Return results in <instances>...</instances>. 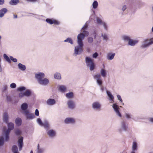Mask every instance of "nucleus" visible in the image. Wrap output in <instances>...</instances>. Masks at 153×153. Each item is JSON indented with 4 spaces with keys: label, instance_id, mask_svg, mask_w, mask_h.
Listing matches in <instances>:
<instances>
[{
    "label": "nucleus",
    "instance_id": "f257e3e1",
    "mask_svg": "<svg viewBox=\"0 0 153 153\" xmlns=\"http://www.w3.org/2000/svg\"><path fill=\"white\" fill-rule=\"evenodd\" d=\"M77 39L78 45L75 47L74 54L75 56L80 54L83 51V44L82 40L84 39V36L82 34H79Z\"/></svg>",
    "mask_w": 153,
    "mask_h": 153
},
{
    "label": "nucleus",
    "instance_id": "f03ea898",
    "mask_svg": "<svg viewBox=\"0 0 153 153\" xmlns=\"http://www.w3.org/2000/svg\"><path fill=\"white\" fill-rule=\"evenodd\" d=\"M8 129L5 130L4 129L3 132V135L5 136V140L8 141L9 139V134L11 130L13 129L14 128V124L11 123H9L7 124Z\"/></svg>",
    "mask_w": 153,
    "mask_h": 153
},
{
    "label": "nucleus",
    "instance_id": "7ed1b4c3",
    "mask_svg": "<svg viewBox=\"0 0 153 153\" xmlns=\"http://www.w3.org/2000/svg\"><path fill=\"white\" fill-rule=\"evenodd\" d=\"M85 62L86 65L89 67L90 70L92 71L95 68V65L93 60L88 57H86L85 58Z\"/></svg>",
    "mask_w": 153,
    "mask_h": 153
},
{
    "label": "nucleus",
    "instance_id": "20e7f679",
    "mask_svg": "<svg viewBox=\"0 0 153 153\" xmlns=\"http://www.w3.org/2000/svg\"><path fill=\"white\" fill-rule=\"evenodd\" d=\"M153 43V38L149 39H145L142 42V45L141 47L142 48H145L148 47L150 45Z\"/></svg>",
    "mask_w": 153,
    "mask_h": 153
},
{
    "label": "nucleus",
    "instance_id": "39448f33",
    "mask_svg": "<svg viewBox=\"0 0 153 153\" xmlns=\"http://www.w3.org/2000/svg\"><path fill=\"white\" fill-rule=\"evenodd\" d=\"M94 79L96 80L97 83L100 86L102 84L101 75L100 74H95L93 76Z\"/></svg>",
    "mask_w": 153,
    "mask_h": 153
},
{
    "label": "nucleus",
    "instance_id": "423d86ee",
    "mask_svg": "<svg viewBox=\"0 0 153 153\" xmlns=\"http://www.w3.org/2000/svg\"><path fill=\"white\" fill-rule=\"evenodd\" d=\"M68 108L71 109H73L75 107V104L74 102L71 100H68L67 102Z\"/></svg>",
    "mask_w": 153,
    "mask_h": 153
},
{
    "label": "nucleus",
    "instance_id": "0eeeda50",
    "mask_svg": "<svg viewBox=\"0 0 153 153\" xmlns=\"http://www.w3.org/2000/svg\"><path fill=\"white\" fill-rule=\"evenodd\" d=\"M24 113L27 119H32L35 117V116L34 114L33 113H30L28 111H24Z\"/></svg>",
    "mask_w": 153,
    "mask_h": 153
},
{
    "label": "nucleus",
    "instance_id": "6e6552de",
    "mask_svg": "<svg viewBox=\"0 0 153 153\" xmlns=\"http://www.w3.org/2000/svg\"><path fill=\"white\" fill-rule=\"evenodd\" d=\"M35 77L38 82L45 77V74L43 73H39L35 74Z\"/></svg>",
    "mask_w": 153,
    "mask_h": 153
},
{
    "label": "nucleus",
    "instance_id": "1a4fd4ad",
    "mask_svg": "<svg viewBox=\"0 0 153 153\" xmlns=\"http://www.w3.org/2000/svg\"><path fill=\"white\" fill-rule=\"evenodd\" d=\"M113 107L117 115L118 116L121 117V115L119 111V108L118 107V106L115 104H114L113 105Z\"/></svg>",
    "mask_w": 153,
    "mask_h": 153
},
{
    "label": "nucleus",
    "instance_id": "9d476101",
    "mask_svg": "<svg viewBox=\"0 0 153 153\" xmlns=\"http://www.w3.org/2000/svg\"><path fill=\"white\" fill-rule=\"evenodd\" d=\"M49 137L50 138H53L56 135V131L53 129L49 130L47 133Z\"/></svg>",
    "mask_w": 153,
    "mask_h": 153
},
{
    "label": "nucleus",
    "instance_id": "9b49d317",
    "mask_svg": "<svg viewBox=\"0 0 153 153\" xmlns=\"http://www.w3.org/2000/svg\"><path fill=\"white\" fill-rule=\"evenodd\" d=\"M64 122L66 124H74L75 123V120L73 118H67L65 119Z\"/></svg>",
    "mask_w": 153,
    "mask_h": 153
},
{
    "label": "nucleus",
    "instance_id": "f8f14e48",
    "mask_svg": "<svg viewBox=\"0 0 153 153\" xmlns=\"http://www.w3.org/2000/svg\"><path fill=\"white\" fill-rule=\"evenodd\" d=\"M97 21L98 24L102 25L104 29L107 30V26L105 22H102L101 19L98 17L97 18Z\"/></svg>",
    "mask_w": 153,
    "mask_h": 153
},
{
    "label": "nucleus",
    "instance_id": "ddd939ff",
    "mask_svg": "<svg viewBox=\"0 0 153 153\" xmlns=\"http://www.w3.org/2000/svg\"><path fill=\"white\" fill-rule=\"evenodd\" d=\"M49 82L48 79L44 78V79H42L41 80L39 81L38 83L41 85H45L48 84Z\"/></svg>",
    "mask_w": 153,
    "mask_h": 153
},
{
    "label": "nucleus",
    "instance_id": "4468645a",
    "mask_svg": "<svg viewBox=\"0 0 153 153\" xmlns=\"http://www.w3.org/2000/svg\"><path fill=\"white\" fill-rule=\"evenodd\" d=\"M23 137H21L18 140V146L19 147V150H22L23 145Z\"/></svg>",
    "mask_w": 153,
    "mask_h": 153
},
{
    "label": "nucleus",
    "instance_id": "2eb2a0df",
    "mask_svg": "<svg viewBox=\"0 0 153 153\" xmlns=\"http://www.w3.org/2000/svg\"><path fill=\"white\" fill-rule=\"evenodd\" d=\"M9 116L8 114L6 112H4L3 115V120L4 122L7 123L8 121Z\"/></svg>",
    "mask_w": 153,
    "mask_h": 153
},
{
    "label": "nucleus",
    "instance_id": "dca6fc26",
    "mask_svg": "<svg viewBox=\"0 0 153 153\" xmlns=\"http://www.w3.org/2000/svg\"><path fill=\"white\" fill-rule=\"evenodd\" d=\"M100 104L98 102H95L92 104V108L97 110L100 109L101 108Z\"/></svg>",
    "mask_w": 153,
    "mask_h": 153
},
{
    "label": "nucleus",
    "instance_id": "f3484780",
    "mask_svg": "<svg viewBox=\"0 0 153 153\" xmlns=\"http://www.w3.org/2000/svg\"><path fill=\"white\" fill-rule=\"evenodd\" d=\"M115 55V53H108L107 55V59L109 60H112L114 59Z\"/></svg>",
    "mask_w": 153,
    "mask_h": 153
},
{
    "label": "nucleus",
    "instance_id": "a211bd4d",
    "mask_svg": "<svg viewBox=\"0 0 153 153\" xmlns=\"http://www.w3.org/2000/svg\"><path fill=\"white\" fill-rule=\"evenodd\" d=\"M55 103L56 101L54 99H49L47 101V105H53L55 104Z\"/></svg>",
    "mask_w": 153,
    "mask_h": 153
},
{
    "label": "nucleus",
    "instance_id": "6ab92c4d",
    "mask_svg": "<svg viewBox=\"0 0 153 153\" xmlns=\"http://www.w3.org/2000/svg\"><path fill=\"white\" fill-rule=\"evenodd\" d=\"M7 11V10L6 8H4L0 10V17H2L4 14Z\"/></svg>",
    "mask_w": 153,
    "mask_h": 153
},
{
    "label": "nucleus",
    "instance_id": "aec40b11",
    "mask_svg": "<svg viewBox=\"0 0 153 153\" xmlns=\"http://www.w3.org/2000/svg\"><path fill=\"white\" fill-rule=\"evenodd\" d=\"M46 21L48 23L50 24H52L53 23L56 25L59 24V23L56 20H52L50 19H47L46 20Z\"/></svg>",
    "mask_w": 153,
    "mask_h": 153
},
{
    "label": "nucleus",
    "instance_id": "412c9836",
    "mask_svg": "<svg viewBox=\"0 0 153 153\" xmlns=\"http://www.w3.org/2000/svg\"><path fill=\"white\" fill-rule=\"evenodd\" d=\"M106 93L108 97L109 98V100L111 101V102L112 103L114 102V97L111 94L109 91H107Z\"/></svg>",
    "mask_w": 153,
    "mask_h": 153
},
{
    "label": "nucleus",
    "instance_id": "4be33fe9",
    "mask_svg": "<svg viewBox=\"0 0 153 153\" xmlns=\"http://www.w3.org/2000/svg\"><path fill=\"white\" fill-rule=\"evenodd\" d=\"M45 149L43 148L40 147L39 144H38L37 147V153H43Z\"/></svg>",
    "mask_w": 153,
    "mask_h": 153
},
{
    "label": "nucleus",
    "instance_id": "5701e85b",
    "mask_svg": "<svg viewBox=\"0 0 153 153\" xmlns=\"http://www.w3.org/2000/svg\"><path fill=\"white\" fill-rule=\"evenodd\" d=\"M59 90L62 92H64L66 90V87L63 85H60L59 86Z\"/></svg>",
    "mask_w": 153,
    "mask_h": 153
},
{
    "label": "nucleus",
    "instance_id": "b1692460",
    "mask_svg": "<svg viewBox=\"0 0 153 153\" xmlns=\"http://www.w3.org/2000/svg\"><path fill=\"white\" fill-rule=\"evenodd\" d=\"M16 124L18 126H20L22 123V120L21 118L19 117L16 118L15 120Z\"/></svg>",
    "mask_w": 153,
    "mask_h": 153
},
{
    "label": "nucleus",
    "instance_id": "393cba45",
    "mask_svg": "<svg viewBox=\"0 0 153 153\" xmlns=\"http://www.w3.org/2000/svg\"><path fill=\"white\" fill-rule=\"evenodd\" d=\"M138 41L137 40H133L130 39L128 41V44L129 45L133 46Z\"/></svg>",
    "mask_w": 153,
    "mask_h": 153
},
{
    "label": "nucleus",
    "instance_id": "a878e982",
    "mask_svg": "<svg viewBox=\"0 0 153 153\" xmlns=\"http://www.w3.org/2000/svg\"><path fill=\"white\" fill-rule=\"evenodd\" d=\"M28 105L26 103H24L22 104L21 106V109L25 111H27L26 110L27 108Z\"/></svg>",
    "mask_w": 153,
    "mask_h": 153
},
{
    "label": "nucleus",
    "instance_id": "bb28decb",
    "mask_svg": "<svg viewBox=\"0 0 153 153\" xmlns=\"http://www.w3.org/2000/svg\"><path fill=\"white\" fill-rule=\"evenodd\" d=\"M121 125L122 128L124 130L126 131L127 128V127L126 125L125 122L124 120L122 121L121 122Z\"/></svg>",
    "mask_w": 153,
    "mask_h": 153
},
{
    "label": "nucleus",
    "instance_id": "cd10ccee",
    "mask_svg": "<svg viewBox=\"0 0 153 153\" xmlns=\"http://www.w3.org/2000/svg\"><path fill=\"white\" fill-rule=\"evenodd\" d=\"M100 74L103 77H105L106 76V70L103 69L102 68L100 70Z\"/></svg>",
    "mask_w": 153,
    "mask_h": 153
},
{
    "label": "nucleus",
    "instance_id": "c85d7f7f",
    "mask_svg": "<svg viewBox=\"0 0 153 153\" xmlns=\"http://www.w3.org/2000/svg\"><path fill=\"white\" fill-rule=\"evenodd\" d=\"M137 144L136 142L134 141L132 143V150L133 151H136L137 150Z\"/></svg>",
    "mask_w": 153,
    "mask_h": 153
},
{
    "label": "nucleus",
    "instance_id": "c756f323",
    "mask_svg": "<svg viewBox=\"0 0 153 153\" xmlns=\"http://www.w3.org/2000/svg\"><path fill=\"white\" fill-rule=\"evenodd\" d=\"M12 150L13 153H19L18 152L17 147L16 145L12 146Z\"/></svg>",
    "mask_w": 153,
    "mask_h": 153
},
{
    "label": "nucleus",
    "instance_id": "7c9ffc66",
    "mask_svg": "<svg viewBox=\"0 0 153 153\" xmlns=\"http://www.w3.org/2000/svg\"><path fill=\"white\" fill-rule=\"evenodd\" d=\"M18 66L19 68L22 71H25L26 69V67L25 66L21 63L19 64Z\"/></svg>",
    "mask_w": 153,
    "mask_h": 153
},
{
    "label": "nucleus",
    "instance_id": "2f4dec72",
    "mask_svg": "<svg viewBox=\"0 0 153 153\" xmlns=\"http://www.w3.org/2000/svg\"><path fill=\"white\" fill-rule=\"evenodd\" d=\"M66 96L68 98H73L74 97L73 93L72 92L67 93L66 95Z\"/></svg>",
    "mask_w": 153,
    "mask_h": 153
},
{
    "label": "nucleus",
    "instance_id": "473e14b6",
    "mask_svg": "<svg viewBox=\"0 0 153 153\" xmlns=\"http://www.w3.org/2000/svg\"><path fill=\"white\" fill-rule=\"evenodd\" d=\"M122 39L124 41L127 42L128 41H129V40L130 39V38L129 36H128L124 35L122 36Z\"/></svg>",
    "mask_w": 153,
    "mask_h": 153
},
{
    "label": "nucleus",
    "instance_id": "72a5a7b5",
    "mask_svg": "<svg viewBox=\"0 0 153 153\" xmlns=\"http://www.w3.org/2000/svg\"><path fill=\"white\" fill-rule=\"evenodd\" d=\"M2 135L0 137V146H3L4 143V137L5 138V136Z\"/></svg>",
    "mask_w": 153,
    "mask_h": 153
},
{
    "label": "nucleus",
    "instance_id": "f704fd0d",
    "mask_svg": "<svg viewBox=\"0 0 153 153\" xmlns=\"http://www.w3.org/2000/svg\"><path fill=\"white\" fill-rule=\"evenodd\" d=\"M54 78L57 79H60L61 76L60 73H56L54 75Z\"/></svg>",
    "mask_w": 153,
    "mask_h": 153
},
{
    "label": "nucleus",
    "instance_id": "c9c22d12",
    "mask_svg": "<svg viewBox=\"0 0 153 153\" xmlns=\"http://www.w3.org/2000/svg\"><path fill=\"white\" fill-rule=\"evenodd\" d=\"M24 94L25 96L27 97H29L31 94V92L29 90H27L24 92Z\"/></svg>",
    "mask_w": 153,
    "mask_h": 153
},
{
    "label": "nucleus",
    "instance_id": "e433bc0d",
    "mask_svg": "<svg viewBox=\"0 0 153 153\" xmlns=\"http://www.w3.org/2000/svg\"><path fill=\"white\" fill-rule=\"evenodd\" d=\"M102 36L103 37V40L106 41H107L108 39V35L105 33H102Z\"/></svg>",
    "mask_w": 153,
    "mask_h": 153
},
{
    "label": "nucleus",
    "instance_id": "4c0bfd02",
    "mask_svg": "<svg viewBox=\"0 0 153 153\" xmlns=\"http://www.w3.org/2000/svg\"><path fill=\"white\" fill-rule=\"evenodd\" d=\"M15 133L16 135L19 136L21 134V131L19 129H17L15 130Z\"/></svg>",
    "mask_w": 153,
    "mask_h": 153
},
{
    "label": "nucleus",
    "instance_id": "58836bf2",
    "mask_svg": "<svg viewBox=\"0 0 153 153\" xmlns=\"http://www.w3.org/2000/svg\"><path fill=\"white\" fill-rule=\"evenodd\" d=\"M4 59L8 62L9 63H10L11 62L10 60V59L9 58L8 56H7L6 54H4Z\"/></svg>",
    "mask_w": 153,
    "mask_h": 153
},
{
    "label": "nucleus",
    "instance_id": "ea45409f",
    "mask_svg": "<svg viewBox=\"0 0 153 153\" xmlns=\"http://www.w3.org/2000/svg\"><path fill=\"white\" fill-rule=\"evenodd\" d=\"M42 126H44L45 128H48L49 126V124L47 121H45L43 123Z\"/></svg>",
    "mask_w": 153,
    "mask_h": 153
},
{
    "label": "nucleus",
    "instance_id": "a19ab883",
    "mask_svg": "<svg viewBox=\"0 0 153 153\" xmlns=\"http://www.w3.org/2000/svg\"><path fill=\"white\" fill-rule=\"evenodd\" d=\"M64 41L65 42H68L71 44H73V42L72 41V40L70 38H67V39L65 40Z\"/></svg>",
    "mask_w": 153,
    "mask_h": 153
},
{
    "label": "nucleus",
    "instance_id": "79ce46f5",
    "mask_svg": "<svg viewBox=\"0 0 153 153\" xmlns=\"http://www.w3.org/2000/svg\"><path fill=\"white\" fill-rule=\"evenodd\" d=\"M82 34L84 36V38L85 36H87L89 34V33L88 31L84 30L83 31L82 33H80L79 34Z\"/></svg>",
    "mask_w": 153,
    "mask_h": 153
},
{
    "label": "nucleus",
    "instance_id": "37998d69",
    "mask_svg": "<svg viewBox=\"0 0 153 153\" xmlns=\"http://www.w3.org/2000/svg\"><path fill=\"white\" fill-rule=\"evenodd\" d=\"M12 3V5H15L19 2V0H11Z\"/></svg>",
    "mask_w": 153,
    "mask_h": 153
},
{
    "label": "nucleus",
    "instance_id": "c03bdc74",
    "mask_svg": "<svg viewBox=\"0 0 153 153\" xmlns=\"http://www.w3.org/2000/svg\"><path fill=\"white\" fill-rule=\"evenodd\" d=\"M93 7L95 9L97 8L98 6V3L96 1H94L93 4Z\"/></svg>",
    "mask_w": 153,
    "mask_h": 153
},
{
    "label": "nucleus",
    "instance_id": "a18cd8bd",
    "mask_svg": "<svg viewBox=\"0 0 153 153\" xmlns=\"http://www.w3.org/2000/svg\"><path fill=\"white\" fill-rule=\"evenodd\" d=\"M88 42L89 43H92L93 42V38L92 37H89L88 38Z\"/></svg>",
    "mask_w": 153,
    "mask_h": 153
},
{
    "label": "nucleus",
    "instance_id": "49530a36",
    "mask_svg": "<svg viewBox=\"0 0 153 153\" xmlns=\"http://www.w3.org/2000/svg\"><path fill=\"white\" fill-rule=\"evenodd\" d=\"M25 88L23 86L17 88V90L20 91H21L24 90H25Z\"/></svg>",
    "mask_w": 153,
    "mask_h": 153
},
{
    "label": "nucleus",
    "instance_id": "de8ad7c7",
    "mask_svg": "<svg viewBox=\"0 0 153 153\" xmlns=\"http://www.w3.org/2000/svg\"><path fill=\"white\" fill-rule=\"evenodd\" d=\"M37 122L41 126H42L43 123L42 122L41 119L40 118H38L37 119Z\"/></svg>",
    "mask_w": 153,
    "mask_h": 153
},
{
    "label": "nucleus",
    "instance_id": "09e8293b",
    "mask_svg": "<svg viewBox=\"0 0 153 153\" xmlns=\"http://www.w3.org/2000/svg\"><path fill=\"white\" fill-rule=\"evenodd\" d=\"M10 87L12 88H14L16 87V85L15 83H13L10 85Z\"/></svg>",
    "mask_w": 153,
    "mask_h": 153
},
{
    "label": "nucleus",
    "instance_id": "8fccbe9b",
    "mask_svg": "<svg viewBox=\"0 0 153 153\" xmlns=\"http://www.w3.org/2000/svg\"><path fill=\"white\" fill-rule=\"evenodd\" d=\"M125 115L126 118L128 119H130L131 118V115L130 114L126 113L125 114Z\"/></svg>",
    "mask_w": 153,
    "mask_h": 153
},
{
    "label": "nucleus",
    "instance_id": "3c124183",
    "mask_svg": "<svg viewBox=\"0 0 153 153\" xmlns=\"http://www.w3.org/2000/svg\"><path fill=\"white\" fill-rule=\"evenodd\" d=\"M10 59L13 62H16L17 61V60L16 58H14L12 56H10Z\"/></svg>",
    "mask_w": 153,
    "mask_h": 153
},
{
    "label": "nucleus",
    "instance_id": "603ef678",
    "mask_svg": "<svg viewBox=\"0 0 153 153\" xmlns=\"http://www.w3.org/2000/svg\"><path fill=\"white\" fill-rule=\"evenodd\" d=\"M98 56V54L97 53L95 52L93 55V58H96Z\"/></svg>",
    "mask_w": 153,
    "mask_h": 153
},
{
    "label": "nucleus",
    "instance_id": "864d4df0",
    "mask_svg": "<svg viewBox=\"0 0 153 153\" xmlns=\"http://www.w3.org/2000/svg\"><path fill=\"white\" fill-rule=\"evenodd\" d=\"M25 96L24 93L21 92L19 94V97L20 98H22Z\"/></svg>",
    "mask_w": 153,
    "mask_h": 153
},
{
    "label": "nucleus",
    "instance_id": "5fc2aeb1",
    "mask_svg": "<svg viewBox=\"0 0 153 153\" xmlns=\"http://www.w3.org/2000/svg\"><path fill=\"white\" fill-rule=\"evenodd\" d=\"M117 99H118L120 100V101L121 102H122L123 101H122V100L121 98V96L119 95H117Z\"/></svg>",
    "mask_w": 153,
    "mask_h": 153
},
{
    "label": "nucleus",
    "instance_id": "6e6d98bb",
    "mask_svg": "<svg viewBox=\"0 0 153 153\" xmlns=\"http://www.w3.org/2000/svg\"><path fill=\"white\" fill-rule=\"evenodd\" d=\"M35 115L36 116H38L39 115V111L37 109H36L35 111Z\"/></svg>",
    "mask_w": 153,
    "mask_h": 153
},
{
    "label": "nucleus",
    "instance_id": "4d7b16f0",
    "mask_svg": "<svg viewBox=\"0 0 153 153\" xmlns=\"http://www.w3.org/2000/svg\"><path fill=\"white\" fill-rule=\"evenodd\" d=\"M126 5H124L122 7V10L123 11H124L126 9Z\"/></svg>",
    "mask_w": 153,
    "mask_h": 153
},
{
    "label": "nucleus",
    "instance_id": "13d9d810",
    "mask_svg": "<svg viewBox=\"0 0 153 153\" xmlns=\"http://www.w3.org/2000/svg\"><path fill=\"white\" fill-rule=\"evenodd\" d=\"M88 27V25L87 24H85L82 27V29H85Z\"/></svg>",
    "mask_w": 153,
    "mask_h": 153
},
{
    "label": "nucleus",
    "instance_id": "bf43d9fd",
    "mask_svg": "<svg viewBox=\"0 0 153 153\" xmlns=\"http://www.w3.org/2000/svg\"><path fill=\"white\" fill-rule=\"evenodd\" d=\"M4 2V0H0V5L3 4Z\"/></svg>",
    "mask_w": 153,
    "mask_h": 153
},
{
    "label": "nucleus",
    "instance_id": "052dcab7",
    "mask_svg": "<svg viewBox=\"0 0 153 153\" xmlns=\"http://www.w3.org/2000/svg\"><path fill=\"white\" fill-rule=\"evenodd\" d=\"M27 1H30L31 2H35L37 1V0H27Z\"/></svg>",
    "mask_w": 153,
    "mask_h": 153
},
{
    "label": "nucleus",
    "instance_id": "680f3d73",
    "mask_svg": "<svg viewBox=\"0 0 153 153\" xmlns=\"http://www.w3.org/2000/svg\"><path fill=\"white\" fill-rule=\"evenodd\" d=\"M7 99L8 101H10L11 100V98L10 97L8 96H7Z\"/></svg>",
    "mask_w": 153,
    "mask_h": 153
},
{
    "label": "nucleus",
    "instance_id": "e2e57ef3",
    "mask_svg": "<svg viewBox=\"0 0 153 153\" xmlns=\"http://www.w3.org/2000/svg\"><path fill=\"white\" fill-rule=\"evenodd\" d=\"M3 88L4 90H6L7 88V85H5L4 86Z\"/></svg>",
    "mask_w": 153,
    "mask_h": 153
},
{
    "label": "nucleus",
    "instance_id": "0e129e2a",
    "mask_svg": "<svg viewBox=\"0 0 153 153\" xmlns=\"http://www.w3.org/2000/svg\"><path fill=\"white\" fill-rule=\"evenodd\" d=\"M149 121L152 122L153 123V118H151L149 119Z\"/></svg>",
    "mask_w": 153,
    "mask_h": 153
},
{
    "label": "nucleus",
    "instance_id": "69168bd1",
    "mask_svg": "<svg viewBox=\"0 0 153 153\" xmlns=\"http://www.w3.org/2000/svg\"><path fill=\"white\" fill-rule=\"evenodd\" d=\"M17 17V16L16 15H14V18H16Z\"/></svg>",
    "mask_w": 153,
    "mask_h": 153
},
{
    "label": "nucleus",
    "instance_id": "338daca9",
    "mask_svg": "<svg viewBox=\"0 0 153 153\" xmlns=\"http://www.w3.org/2000/svg\"><path fill=\"white\" fill-rule=\"evenodd\" d=\"M30 153H33V151L32 150L31 151Z\"/></svg>",
    "mask_w": 153,
    "mask_h": 153
},
{
    "label": "nucleus",
    "instance_id": "774afa93",
    "mask_svg": "<svg viewBox=\"0 0 153 153\" xmlns=\"http://www.w3.org/2000/svg\"><path fill=\"white\" fill-rule=\"evenodd\" d=\"M131 153H135L134 152H131Z\"/></svg>",
    "mask_w": 153,
    "mask_h": 153
}]
</instances>
